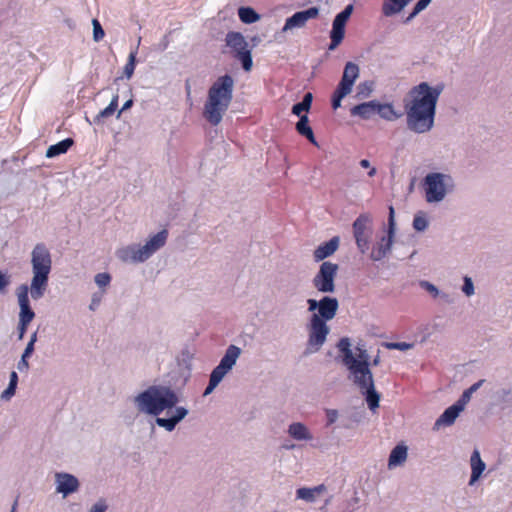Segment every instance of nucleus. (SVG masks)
<instances>
[{
	"instance_id": "nucleus-11",
	"label": "nucleus",
	"mask_w": 512,
	"mask_h": 512,
	"mask_svg": "<svg viewBox=\"0 0 512 512\" xmlns=\"http://www.w3.org/2000/svg\"><path fill=\"white\" fill-rule=\"evenodd\" d=\"M338 269V264L324 261L312 279L314 288L321 293H333Z\"/></svg>"
},
{
	"instance_id": "nucleus-14",
	"label": "nucleus",
	"mask_w": 512,
	"mask_h": 512,
	"mask_svg": "<svg viewBox=\"0 0 512 512\" xmlns=\"http://www.w3.org/2000/svg\"><path fill=\"white\" fill-rule=\"evenodd\" d=\"M308 340L307 350L309 352H317L326 342L330 328L326 322L311 318L308 323Z\"/></svg>"
},
{
	"instance_id": "nucleus-55",
	"label": "nucleus",
	"mask_w": 512,
	"mask_h": 512,
	"mask_svg": "<svg viewBox=\"0 0 512 512\" xmlns=\"http://www.w3.org/2000/svg\"><path fill=\"white\" fill-rule=\"evenodd\" d=\"M432 0H418L416 2V4L414 5V7L416 8V10H419L420 12H422L423 10H425L428 5L431 3Z\"/></svg>"
},
{
	"instance_id": "nucleus-51",
	"label": "nucleus",
	"mask_w": 512,
	"mask_h": 512,
	"mask_svg": "<svg viewBox=\"0 0 512 512\" xmlns=\"http://www.w3.org/2000/svg\"><path fill=\"white\" fill-rule=\"evenodd\" d=\"M30 323L31 322H27V321H21V320L18 321L17 330H18V339L19 340H22L24 338V335H25Z\"/></svg>"
},
{
	"instance_id": "nucleus-59",
	"label": "nucleus",
	"mask_w": 512,
	"mask_h": 512,
	"mask_svg": "<svg viewBox=\"0 0 512 512\" xmlns=\"http://www.w3.org/2000/svg\"><path fill=\"white\" fill-rule=\"evenodd\" d=\"M330 40L331 41H330V44H329V47H328L329 50L336 49L341 44V42H342V41H340V40H338L336 38H330Z\"/></svg>"
},
{
	"instance_id": "nucleus-20",
	"label": "nucleus",
	"mask_w": 512,
	"mask_h": 512,
	"mask_svg": "<svg viewBox=\"0 0 512 512\" xmlns=\"http://www.w3.org/2000/svg\"><path fill=\"white\" fill-rule=\"evenodd\" d=\"M339 244L340 238L338 236H334L329 241L320 244L313 252L314 260L319 262L330 257L337 251Z\"/></svg>"
},
{
	"instance_id": "nucleus-27",
	"label": "nucleus",
	"mask_w": 512,
	"mask_h": 512,
	"mask_svg": "<svg viewBox=\"0 0 512 512\" xmlns=\"http://www.w3.org/2000/svg\"><path fill=\"white\" fill-rule=\"evenodd\" d=\"M289 435L296 440H311L312 435L308 431L307 427L300 423L294 422L289 425L288 428Z\"/></svg>"
},
{
	"instance_id": "nucleus-37",
	"label": "nucleus",
	"mask_w": 512,
	"mask_h": 512,
	"mask_svg": "<svg viewBox=\"0 0 512 512\" xmlns=\"http://www.w3.org/2000/svg\"><path fill=\"white\" fill-rule=\"evenodd\" d=\"M19 308H20L19 320L32 322V320L35 317V312L33 311L31 305L29 304V305L21 306Z\"/></svg>"
},
{
	"instance_id": "nucleus-3",
	"label": "nucleus",
	"mask_w": 512,
	"mask_h": 512,
	"mask_svg": "<svg viewBox=\"0 0 512 512\" xmlns=\"http://www.w3.org/2000/svg\"><path fill=\"white\" fill-rule=\"evenodd\" d=\"M234 79L225 74L217 78L208 90L203 116L213 126H217L228 110L233 99Z\"/></svg>"
},
{
	"instance_id": "nucleus-19",
	"label": "nucleus",
	"mask_w": 512,
	"mask_h": 512,
	"mask_svg": "<svg viewBox=\"0 0 512 512\" xmlns=\"http://www.w3.org/2000/svg\"><path fill=\"white\" fill-rule=\"evenodd\" d=\"M463 410L464 407L456 401L453 405L446 408L435 421L434 429H439L441 426H451Z\"/></svg>"
},
{
	"instance_id": "nucleus-61",
	"label": "nucleus",
	"mask_w": 512,
	"mask_h": 512,
	"mask_svg": "<svg viewBox=\"0 0 512 512\" xmlns=\"http://www.w3.org/2000/svg\"><path fill=\"white\" fill-rule=\"evenodd\" d=\"M438 297H441V299L446 302V303H452L453 302V299L451 298V296L447 293H444V292H440V295Z\"/></svg>"
},
{
	"instance_id": "nucleus-46",
	"label": "nucleus",
	"mask_w": 512,
	"mask_h": 512,
	"mask_svg": "<svg viewBox=\"0 0 512 512\" xmlns=\"http://www.w3.org/2000/svg\"><path fill=\"white\" fill-rule=\"evenodd\" d=\"M95 283L99 286V287H105L107 286L110 281H111V276L108 274V273H98L96 274L95 278Z\"/></svg>"
},
{
	"instance_id": "nucleus-41",
	"label": "nucleus",
	"mask_w": 512,
	"mask_h": 512,
	"mask_svg": "<svg viewBox=\"0 0 512 512\" xmlns=\"http://www.w3.org/2000/svg\"><path fill=\"white\" fill-rule=\"evenodd\" d=\"M115 109L113 108V106H107L105 109L101 110L95 117H94V123L95 124H102L103 123V120L105 118H108L110 116H112L114 113H115Z\"/></svg>"
},
{
	"instance_id": "nucleus-52",
	"label": "nucleus",
	"mask_w": 512,
	"mask_h": 512,
	"mask_svg": "<svg viewBox=\"0 0 512 512\" xmlns=\"http://www.w3.org/2000/svg\"><path fill=\"white\" fill-rule=\"evenodd\" d=\"M16 389L17 388L15 386L8 385V387L2 392L1 399L5 401L10 400L15 395Z\"/></svg>"
},
{
	"instance_id": "nucleus-63",
	"label": "nucleus",
	"mask_w": 512,
	"mask_h": 512,
	"mask_svg": "<svg viewBox=\"0 0 512 512\" xmlns=\"http://www.w3.org/2000/svg\"><path fill=\"white\" fill-rule=\"evenodd\" d=\"M118 99H119V96L118 95H114L113 98L111 99L110 103H109V106H113V108L116 110L117 107H118Z\"/></svg>"
},
{
	"instance_id": "nucleus-10",
	"label": "nucleus",
	"mask_w": 512,
	"mask_h": 512,
	"mask_svg": "<svg viewBox=\"0 0 512 512\" xmlns=\"http://www.w3.org/2000/svg\"><path fill=\"white\" fill-rule=\"evenodd\" d=\"M308 311L312 312L311 318L328 322L332 320L339 309V301L335 297L323 296L320 300L308 299Z\"/></svg>"
},
{
	"instance_id": "nucleus-36",
	"label": "nucleus",
	"mask_w": 512,
	"mask_h": 512,
	"mask_svg": "<svg viewBox=\"0 0 512 512\" xmlns=\"http://www.w3.org/2000/svg\"><path fill=\"white\" fill-rule=\"evenodd\" d=\"M296 496L298 499L305 500L306 502H314L316 499V496L313 493V490L311 488L302 487L296 490Z\"/></svg>"
},
{
	"instance_id": "nucleus-17",
	"label": "nucleus",
	"mask_w": 512,
	"mask_h": 512,
	"mask_svg": "<svg viewBox=\"0 0 512 512\" xmlns=\"http://www.w3.org/2000/svg\"><path fill=\"white\" fill-rule=\"evenodd\" d=\"M319 8L316 6L310 7L306 10L298 11L292 16L288 17L282 28L283 32L292 30L294 28H302L310 19H314L319 15Z\"/></svg>"
},
{
	"instance_id": "nucleus-39",
	"label": "nucleus",
	"mask_w": 512,
	"mask_h": 512,
	"mask_svg": "<svg viewBox=\"0 0 512 512\" xmlns=\"http://www.w3.org/2000/svg\"><path fill=\"white\" fill-rule=\"evenodd\" d=\"M384 346L389 350L407 351L412 349L414 344L407 342H386L384 343Z\"/></svg>"
},
{
	"instance_id": "nucleus-42",
	"label": "nucleus",
	"mask_w": 512,
	"mask_h": 512,
	"mask_svg": "<svg viewBox=\"0 0 512 512\" xmlns=\"http://www.w3.org/2000/svg\"><path fill=\"white\" fill-rule=\"evenodd\" d=\"M93 26V40L95 42H99L105 36L104 29L102 28L100 22L97 19L92 20Z\"/></svg>"
},
{
	"instance_id": "nucleus-23",
	"label": "nucleus",
	"mask_w": 512,
	"mask_h": 512,
	"mask_svg": "<svg viewBox=\"0 0 512 512\" xmlns=\"http://www.w3.org/2000/svg\"><path fill=\"white\" fill-rule=\"evenodd\" d=\"M408 448L405 445L395 446L389 455L388 468L392 469L401 466L407 459Z\"/></svg>"
},
{
	"instance_id": "nucleus-48",
	"label": "nucleus",
	"mask_w": 512,
	"mask_h": 512,
	"mask_svg": "<svg viewBox=\"0 0 512 512\" xmlns=\"http://www.w3.org/2000/svg\"><path fill=\"white\" fill-rule=\"evenodd\" d=\"M372 83L363 82L358 86V96L368 97L372 92Z\"/></svg>"
},
{
	"instance_id": "nucleus-6",
	"label": "nucleus",
	"mask_w": 512,
	"mask_h": 512,
	"mask_svg": "<svg viewBox=\"0 0 512 512\" xmlns=\"http://www.w3.org/2000/svg\"><path fill=\"white\" fill-rule=\"evenodd\" d=\"M425 199L428 203H439L454 188L453 178L444 173H428L423 179Z\"/></svg>"
},
{
	"instance_id": "nucleus-58",
	"label": "nucleus",
	"mask_w": 512,
	"mask_h": 512,
	"mask_svg": "<svg viewBox=\"0 0 512 512\" xmlns=\"http://www.w3.org/2000/svg\"><path fill=\"white\" fill-rule=\"evenodd\" d=\"M498 394L501 397L502 401H507V397L511 394V390L504 388L500 390Z\"/></svg>"
},
{
	"instance_id": "nucleus-54",
	"label": "nucleus",
	"mask_w": 512,
	"mask_h": 512,
	"mask_svg": "<svg viewBox=\"0 0 512 512\" xmlns=\"http://www.w3.org/2000/svg\"><path fill=\"white\" fill-rule=\"evenodd\" d=\"M34 350H35V345L33 344V342H28L23 353H22V357H24V358L31 357Z\"/></svg>"
},
{
	"instance_id": "nucleus-7",
	"label": "nucleus",
	"mask_w": 512,
	"mask_h": 512,
	"mask_svg": "<svg viewBox=\"0 0 512 512\" xmlns=\"http://www.w3.org/2000/svg\"><path fill=\"white\" fill-rule=\"evenodd\" d=\"M347 369L353 376L354 384L360 389L362 395L365 397L367 405L370 410L374 411L379 407L380 394L376 391L374 379L369 367L349 366Z\"/></svg>"
},
{
	"instance_id": "nucleus-56",
	"label": "nucleus",
	"mask_w": 512,
	"mask_h": 512,
	"mask_svg": "<svg viewBox=\"0 0 512 512\" xmlns=\"http://www.w3.org/2000/svg\"><path fill=\"white\" fill-rule=\"evenodd\" d=\"M8 385H12V386H15L17 388V385H18V374L15 371H12L10 373L9 384Z\"/></svg>"
},
{
	"instance_id": "nucleus-28",
	"label": "nucleus",
	"mask_w": 512,
	"mask_h": 512,
	"mask_svg": "<svg viewBox=\"0 0 512 512\" xmlns=\"http://www.w3.org/2000/svg\"><path fill=\"white\" fill-rule=\"evenodd\" d=\"M350 347L351 342L348 337L341 338L337 343L338 350L343 354L342 362L346 367H349L353 359V352Z\"/></svg>"
},
{
	"instance_id": "nucleus-45",
	"label": "nucleus",
	"mask_w": 512,
	"mask_h": 512,
	"mask_svg": "<svg viewBox=\"0 0 512 512\" xmlns=\"http://www.w3.org/2000/svg\"><path fill=\"white\" fill-rule=\"evenodd\" d=\"M10 275L7 272L0 270V294H5L7 287L10 285Z\"/></svg>"
},
{
	"instance_id": "nucleus-53",
	"label": "nucleus",
	"mask_w": 512,
	"mask_h": 512,
	"mask_svg": "<svg viewBox=\"0 0 512 512\" xmlns=\"http://www.w3.org/2000/svg\"><path fill=\"white\" fill-rule=\"evenodd\" d=\"M17 369L20 372L28 371V369H29L28 358H24V357L21 356V359L17 363Z\"/></svg>"
},
{
	"instance_id": "nucleus-64",
	"label": "nucleus",
	"mask_w": 512,
	"mask_h": 512,
	"mask_svg": "<svg viewBox=\"0 0 512 512\" xmlns=\"http://www.w3.org/2000/svg\"><path fill=\"white\" fill-rule=\"evenodd\" d=\"M98 305H99V300H97L96 298H93L91 301V304L89 305V309L94 311Z\"/></svg>"
},
{
	"instance_id": "nucleus-40",
	"label": "nucleus",
	"mask_w": 512,
	"mask_h": 512,
	"mask_svg": "<svg viewBox=\"0 0 512 512\" xmlns=\"http://www.w3.org/2000/svg\"><path fill=\"white\" fill-rule=\"evenodd\" d=\"M428 227V220L424 215L417 214L413 219V228L416 231L422 232L425 231Z\"/></svg>"
},
{
	"instance_id": "nucleus-13",
	"label": "nucleus",
	"mask_w": 512,
	"mask_h": 512,
	"mask_svg": "<svg viewBox=\"0 0 512 512\" xmlns=\"http://www.w3.org/2000/svg\"><path fill=\"white\" fill-rule=\"evenodd\" d=\"M353 234L357 248L365 253L369 248V241L372 236V219L368 214H360L353 222Z\"/></svg>"
},
{
	"instance_id": "nucleus-29",
	"label": "nucleus",
	"mask_w": 512,
	"mask_h": 512,
	"mask_svg": "<svg viewBox=\"0 0 512 512\" xmlns=\"http://www.w3.org/2000/svg\"><path fill=\"white\" fill-rule=\"evenodd\" d=\"M238 16L245 24H252L260 19V15L249 6H242L238 8Z\"/></svg>"
},
{
	"instance_id": "nucleus-15",
	"label": "nucleus",
	"mask_w": 512,
	"mask_h": 512,
	"mask_svg": "<svg viewBox=\"0 0 512 512\" xmlns=\"http://www.w3.org/2000/svg\"><path fill=\"white\" fill-rule=\"evenodd\" d=\"M55 486L56 492L65 498L79 490L80 482L73 474L57 472L55 473Z\"/></svg>"
},
{
	"instance_id": "nucleus-43",
	"label": "nucleus",
	"mask_w": 512,
	"mask_h": 512,
	"mask_svg": "<svg viewBox=\"0 0 512 512\" xmlns=\"http://www.w3.org/2000/svg\"><path fill=\"white\" fill-rule=\"evenodd\" d=\"M462 292L468 297L475 293L474 283L468 276L463 278Z\"/></svg>"
},
{
	"instance_id": "nucleus-1",
	"label": "nucleus",
	"mask_w": 512,
	"mask_h": 512,
	"mask_svg": "<svg viewBox=\"0 0 512 512\" xmlns=\"http://www.w3.org/2000/svg\"><path fill=\"white\" fill-rule=\"evenodd\" d=\"M179 401L177 392L166 385H151L133 399L139 413L154 417L152 432L155 425L172 432L186 418L189 410L184 406H177Z\"/></svg>"
},
{
	"instance_id": "nucleus-35",
	"label": "nucleus",
	"mask_w": 512,
	"mask_h": 512,
	"mask_svg": "<svg viewBox=\"0 0 512 512\" xmlns=\"http://www.w3.org/2000/svg\"><path fill=\"white\" fill-rule=\"evenodd\" d=\"M222 380L223 378L220 375L212 371L209 376V383L204 390L203 396L206 397L210 395Z\"/></svg>"
},
{
	"instance_id": "nucleus-34",
	"label": "nucleus",
	"mask_w": 512,
	"mask_h": 512,
	"mask_svg": "<svg viewBox=\"0 0 512 512\" xmlns=\"http://www.w3.org/2000/svg\"><path fill=\"white\" fill-rule=\"evenodd\" d=\"M352 12H353V5L348 4L341 12H339L335 16L333 23L345 27Z\"/></svg>"
},
{
	"instance_id": "nucleus-38",
	"label": "nucleus",
	"mask_w": 512,
	"mask_h": 512,
	"mask_svg": "<svg viewBox=\"0 0 512 512\" xmlns=\"http://www.w3.org/2000/svg\"><path fill=\"white\" fill-rule=\"evenodd\" d=\"M348 94L349 93H346L343 90L336 88L331 97L332 108L334 110H337L339 107H341L342 99L346 97Z\"/></svg>"
},
{
	"instance_id": "nucleus-5",
	"label": "nucleus",
	"mask_w": 512,
	"mask_h": 512,
	"mask_svg": "<svg viewBox=\"0 0 512 512\" xmlns=\"http://www.w3.org/2000/svg\"><path fill=\"white\" fill-rule=\"evenodd\" d=\"M168 231L163 229L150 237L144 245L132 244L119 249L117 257L125 263H142L160 250L167 241Z\"/></svg>"
},
{
	"instance_id": "nucleus-2",
	"label": "nucleus",
	"mask_w": 512,
	"mask_h": 512,
	"mask_svg": "<svg viewBox=\"0 0 512 512\" xmlns=\"http://www.w3.org/2000/svg\"><path fill=\"white\" fill-rule=\"evenodd\" d=\"M444 87L443 83L430 86L428 82H421L409 90V100H405L404 108L410 131L423 134L434 127L437 102Z\"/></svg>"
},
{
	"instance_id": "nucleus-31",
	"label": "nucleus",
	"mask_w": 512,
	"mask_h": 512,
	"mask_svg": "<svg viewBox=\"0 0 512 512\" xmlns=\"http://www.w3.org/2000/svg\"><path fill=\"white\" fill-rule=\"evenodd\" d=\"M484 382H485V380L481 379V380L477 381L476 383H474L473 385H471L468 389H466L462 393V395L457 400V402L460 403L465 408L467 403L470 401L473 393H475L483 385Z\"/></svg>"
},
{
	"instance_id": "nucleus-4",
	"label": "nucleus",
	"mask_w": 512,
	"mask_h": 512,
	"mask_svg": "<svg viewBox=\"0 0 512 512\" xmlns=\"http://www.w3.org/2000/svg\"><path fill=\"white\" fill-rule=\"evenodd\" d=\"M32 279L30 295L33 300L41 299L47 290L52 257L44 243H37L31 252Z\"/></svg>"
},
{
	"instance_id": "nucleus-33",
	"label": "nucleus",
	"mask_w": 512,
	"mask_h": 512,
	"mask_svg": "<svg viewBox=\"0 0 512 512\" xmlns=\"http://www.w3.org/2000/svg\"><path fill=\"white\" fill-rule=\"evenodd\" d=\"M357 350L359 351L358 357H355L353 355V359L349 366H357V367H363L366 365V367L370 366L369 362V354L366 349H362L360 347H357Z\"/></svg>"
},
{
	"instance_id": "nucleus-9",
	"label": "nucleus",
	"mask_w": 512,
	"mask_h": 512,
	"mask_svg": "<svg viewBox=\"0 0 512 512\" xmlns=\"http://www.w3.org/2000/svg\"><path fill=\"white\" fill-rule=\"evenodd\" d=\"M313 101V95L311 92H307L304 94L302 100L300 102L295 103L292 106L291 112L292 114L299 117V121L296 123V131L303 137H305L311 144L318 146V142L314 136L313 130L309 125V118L307 114H302L303 112H308L311 108Z\"/></svg>"
},
{
	"instance_id": "nucleus-26",
	"label": "nucleus",
	"mask_w": 512,
	"mask_h": 512,
	"mask_svg": "<svg viewBox=\"0 0 512 512\" xmlns=\"http://www.w3.org/2000/svg\"><path fill=\"white\" fill-rule=\"evenodd\" d=\"M376 115H379L382 119L386 121H394L402 116L401 113L397 112L394 109L392 103H380L377 101V111Z\"/></svg>"
},
{
	"instance_id": "nucleus-16",
	"label": "nucleus",
	"mask_w": 512,
	"mask_h": 512,
	"mask_svg": "<svg viewBox=\"0 0 512 512\" xmlns=\"http://www.w3.org/2000/svg\"><path fill=\"white\" fill-rule=\"evenodd\" d=\"M241 352L242 350L238 346L233 344L229 345L219 364L212 371L224 378L235 366Z\"/></svg>"
},
{
	"instance_id": "nucleus-60",
	"label": "nucleus",
	"mask_w": 512,
	"mask_h": 512,
	"mask_svg": "<svg viewBox=\"0 0 512 512\" xmlns=\"http://www.w3.org/2000/svg\"><path fill=\"white\" fill-rule=\"evenodd\" d=\"M420 13L419 10H416L415 7H413L411 13L409 16L405 19L404 23H409L412 19H414L418 14Z\"/></svg>"
},
{
	"instance_id": "nucleus-57",
	"label": "nucleus",
	"mask_w": 512,
	"mask_h": 512,
	"mask_svg": "<svg viewBox=\"0 0 512 512\" xmlns=\"http://www.w3.org/2000/svg\"><path fill=\"white\" fill-rule=\"evenodd\" d=\"M132 105H133V100H132V99L127 100V101L123 104V106H122V108L120 109V111L118 112V114H117V118H119V117H120V115H121V113H122L123 111H126V110L130 109V108L132 107Z\"/></svg>"
},
{
	"instance_id": "nucleus-62",
	"label": "nucleus",
	"mask_w": 512,
	"mask_h": 512,
	"mask_svg": "<svg viewBox=\"0 0 512 512\" xmlns=\"http://www.w3.org/2000/svg\"><path fill=\"white\" fill-rule=\"evenodd\" d=\"M311 489L313 490V493L316 496L317 494L325 491L326 487H325V485L321 484V485L315 486V487H313Z\"/></svg>"
},
{
	"instance_id": "nucleus-47",
	"label": "nucleus",
	"mask_w": 512,
	"mask_h": 512,
	"mask_svg": "<svg viewBox=\"0 0 512 512\" xmlns=\"http://www.w3.org/2000/svg\"><path fill=\"white\" fill-rule=\"evenodd\" d=\"M420 286H421V288H423L427 292H429L434 298H436L440 295L439 289L434 284H432L428 281H421Z\"/></svg>"
},
{
	"instance_id": "nucleus-12",
	"label": "nucleus",
	"mask_w": 512,
	"mask_h": 512,
	"mask_svg": "<svg viewBox=\"0 0 512 512\" xmlns=\"http://www.w3.org/2000/svg\"><path fill=\"white\" fill-rule=\"evenodd\" d=\"M395 230V210L393 206H389L387 235L382 236L380 241L372 248L370 258L373 261H381L391 251L395 236Z\"/></svg>"
},
{
	"instance_id": "nucleus-18",
	"label": "nucleus",
	"mask_w": 512,
	"mask_h": 512,
	"mask_svg": "<svg viewBox=\"0 0 512 512\" xmlns=\"http://www.w3.org/2000/svg\"><path fill=\"white\" fill-rule=\"evenodd\" d=\"M359 74V66L354 62H347L344 66L341 80L336 88L350 94L355 81L359 78Z\"/></svg>"
},
{
	"instance_id": "nucleus-32",
	"label": "nucleus",
	"mask_w": 512,
	"mask_h": 512,
	"mask_svg": "<svg viewBox=\"0 0 512 512\" xmlns=\"http://www.w3.org/2000/svg\"><path fill=\"white\" fill-rule=\"evenodd\" d=\"M29 293L30 287H28V285L21 284L20 286L17 287L16 296L19 307L30 304Z\"/></svg>"
},
{
	"instance_id": "nucleus-21",
	"label": "nucleus",
	"mask_w": 512,
	"mask_h": 512,
	"mask_svg": "<svg viewBox=\"0 0 512 512\" xmlns=\"http://www.w3.org/2000/svg\"><path fill=\"white\" fill-rule=\"evenodd\" d=\"M377 111V100L363 102L350 109L351 116H357L363 120H370Z\"/></svg>"
},
{
	"instance_id": "nucleus-30",
	"label": "nucleus",
	"mask_w": 512,
	"mask_h": 512,
	"mask_svg": "<svg viewBox=\"0 0 512 512\" xmlns=\"http://www.w3.org/2000/svg\"><path fill=\"white\" fill-rule=\"evenodd\" d=\"M141 42V37L138 38V44L137 46H139ZM137 52H138V47H136L134 50H132L129 54V57H128V61L127 63L125 64L124 66V75L130 79L134 73V70H135V66H136V55H137Z\"/></svg>"
},
{
	"instance_id": "nucleus-25",
	"label": "nucleus",
	"mask_w": 512,
	"mask_h": 512,
	"mask_svg": "<svg viewBox=\"0 0 512 512\" xmlns=\"http://www.w3.org/2000/svg\"><path fill=\"white\" fill-rule=\"evenodd\" d=\"M74 144V140L72 138H66L64 140L59 141L56 144H53L48 147L46 150V157L47 158H54L61 154L66 153L71 146Z\"/></svg>"
},
{
	"instance_id": "nucleus-50",
	"label": "nucleus",
	"mask_w": 512,
	"mask_h": 512,
	"mask_svg": "<svg viewBox=\"0 0 512 512\" xmlns=\"http://www.w3.org/2000/svg\"><path fill=\"white\" fill-rule=\"evenodd\" d=\"M339 413L336 409H327L326 417H327V425H332L338 419Z\"/></svg>"
},
{
	"instance_id": "nucleus-22",
	"label": "nucleus",
	"mask_w": 512,
	"mask_h": 512,
	"mask_svg": "<svg viewBox=\"0 0 512 512\" xmlns=\"http://www.w3.org/2000/svg\"><path fill=\"white\" fill-rule=\"evenodd\" d=\"M470 465H471V476L469 480V485H473L475 482L479 480L482 473L486 468V464L481 459L480 452L475 449L470 457Z\"/></svg>"
},
{
	"instance_id": "nucleus-44",
	"label": "nucleus",
	"mask_w": 512,
	"mask_h": 512,
	"mask_svg": "<svg viewBox=\"0 0 512 512\" xmlns=\"http://www.w3.org/2000/svg\"><path fill=\"white\" fill-rule=\"evenodd\" d=\"M345 36V27L332 23V30L330 32V38H336L343 41Z\"/></svg>"
},
{
	"instance_id": "nucleus-49",
	"label": "nucleus",
	"mask_w": 512,
	"mask_h": 512,
	"mask_svg": "<svg viewBox=\"0 0 512 512\" xmlns=\"http://www.w3.org/2000/svg\"><path fill=\"white\" fill-rule=\"evenodd\" d=\"M108 506L104 499H99L96 503H94L88 512H106Z\"/></svg>"
},
{
	"instance_id": "nucleus-8",
	"label": "nucleus",
	"mask_w": 512,
	"mask_h": 512,
	"mask_svg": "<svg viewBox=\"0 0 512 512\" xmlns=\"http://www.w3.org/2000/svg\"><path fill=\"white\" fill-rule=\"evenodd\" d=\"M226 46L230 49L231 56L241 63L244 71L249 72L253 66L252 48L242 33L229 31L225 36Z\"/></svg>"
},
{
	"instance_id": "nucleus-24",
	"label": "nucleus",
	"mask_w": 512,
	"mask_h": 512,
	"mask_svg": "<svg viewBox=\"0 0 512 512\" xmlns=\"http://www.w3.org/2000/svg\"><path fill=\"white\" fill-rule=\"evenodd\" d=\"M412 0H384L382 4V13L386 17H391L400 13Z\"/></svg>"
}]
</instances>
